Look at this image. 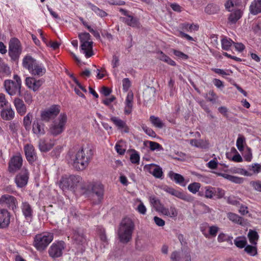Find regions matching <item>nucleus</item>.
I'll list each match as a JSON object with an SVG mask.
<instances>
[{"instance_id":"obj_1","label":"nucleus","mask_w":261,"mask_h":261,"mask_svg":"<svg viewBox=\"0 0 261 261\" xmlns=\"http://www.w3.org/2000/svg\"><path fill=\"white\" fill-rule=\"evenodd\" d=\"M93 155V150L89 145L83 146L77 150L75 147L70 149L68 153V162L74 169L83 171L89 165Z\"/></svg>"},{"instance_id":"obj_2","label":"nucleus","mask_w":261,"mask_h":261,"mask_svg":"<svg viewBox=\"0 0 261 261\" xmlns=\"http://www.w3.org/2000/svg\"><path fill=\"white\" fill-rule=\"evenodd\" d=\"M135 225L133 220L128 217H125L121 221L118 228L117 235L119 242L127 244L132 239L133 231Z\"/></svg>"},{"instance_id":"obj_3","label":"nucleus","mask_w":261,"mask_h":261,"mask_svg":"<svg viewBox=\"0 0 261 261\" xmlns=\"http://www.w3.org/2000/svg\"><path fill=\"white\" fill-rule=\"evenodd\" d=\"M22 65L30 73L35 76H41L46 72L43 65L30 55L26 56L23 59Z\"/></svg>"},{"instance_id":"obj_4","label":"nucleus","mask_w":261,"mask_h":261,"mask_svg":"<svg viewBox=\"0 0 261 261\" xmlns=\"http://www.w3.org/2000/svg\"><path fill=\"white\" fill-rule=\"evenodd\" d=\"M82 182V177L78 175H65L59 181V187L63 190H70L75 192L79 185L81 186Z\"/></svg>"},{"instance_id":"obj_5","label":"nucleus","mask_w":261,"mask_h":261,"mask_svg":"<svg viewBox=\"0 0 261 261\" xmlns=\"http://www.w3.org/2000/svg\"><path fill=\"white\" fill-rule=\"evenodd\" d=\"M81 190L83 194H88L92 192L96 196L97 203L101 202L103 198L104 187L100 183H84L81 186Z\"/></svg>"},{"instance_id":"obj_6","label":"nucleus","mask_w":261,"mask_h":261,"mask_svg":"<svg viewBox=\"0 0 261 261\" xmlns=\"http://www.w3.org/2000/svg\"><path fill=\"white\" fill-rule=\"evenodd\" d=\"M14 81L6 80L4 82V87L6 91L11 96L18 95L21 96V80L17 75L13 76Z\"/></svg>"},{"instance_id":"obj_7","label":"nucleus","mask_w":261,"mask_h":261,"mask_svg":"<svg viewBox=\"0 0 261 261\" xmlns=\"http://www.w3.org/2000/svg\"><path fill=\"white\" fill-rule=\"evenodd\" d=\"M67 121V116L65 113H61L57 120L50 125L49 133L54 136H57L62 133L65 128Z\"/></svg>"},{"instance_id":"obj_8","label":"nucleus","mask_w":261,"mask_h":261,"mask_svg":"<svg viewBox=\"0 0 261 261\" xmlns=\"http://www.w3.org/2000/svg\"><path fill=\"white\" fill-rule=\"evenodd\" d=\"M53 234L50 232H44L35 236L34 246L39 251L44 250L53 241Z\"/></svg>"},{"instance_id":"obj_9","label":"nucleus","mask_w":261,"mask_h":261,"mask_svg":"<svg viewBox=\"0 0 261 261\" xmlns=\"http://www.w3.org/2000/svg\"><path fill=\"white\" fill-rule=\"evenodd\" d=\"M22 53V46L19 40L16 38L10 39L9 43L8 54L11 60L16 61Z\"/></svg>"},{"instance_id":"obj_10","label":"nucleus","mask_w":261,"mask_h":261,"mask_svg":"<svg viewBox=\"0 0 261 261\" xmlns=\"http://www.w3.org/2000/svg\"><path fill=\"white\" fill-rule=\"evenodd\" d=\"M72 231V239L73 243L80 248L82 250H84L83 248L85 247V245L87 244V239L85 232L80 228L73 229Z\"/></svg>"},{"instance_id":"obj_11","label":"nucleus","mask_w":261,"mask_h":261,"mask_svg":"<svg viewBox=\"0 0 261 261\" xmlns=\"http://www.w3.org/2000/svg\"><path fill=\"white\" fill-rule=\"evenodd\" d=\"M60 107L59 105H54L48 109L41 111L40 117L43 121L48 122L54 119L60 112Z\"/></svg>"},{"instance_id":"obj_12","label":"nucleus","mask_w":261,"mask_h":261,"mask_svg":"<svg viewBox=\"0 0 261 261\" xmlns=\"http://www.w3.org/2000/svg\"><path fill=\"white\" fill-rule=\"evenodd\" d=\"M22 158L20 155L12 157L9 162L8 170L10 173H14L20 169L22 166Z\"/></svg>"},{"instance_id":"obj_13","label":"nucleus","mask_w":261,"mask_h":261,"mask_svg":"<svg viewBox=\"0 0 261 261\" xmlns=\"http://www.w3.org/2000/svg\"><path fill=\"white\" fill-rule=\"evenodd\" d=\"M0 204L3 205L7 206L13 211H15L18 207L16 198L13 196L7 194L3 195L1 197Z\"/></svg>"},{"instance_id":"obj_14","label":"nucleus","mask_w":261,"mask_h":261,"mask_svg":"<svg viewBox=\"0 0 261 261\" xmlns=\"http://www.w3.org/2000/svg\"><path fill=\"white\" fill-rule=\"evenodd\" d=\"M29 178V173L28 170L26 168H23L16 176L15 182L18 188H23L27 185Z\"/></svg>"},{"instance_id":"obj_15","label":"nucleus","mask_w":261,"mask_h":261,"mask_svg":"<svg viewBox=\"0 0 261 261\" xmlns=\"http://www.w3.org/2000/svg\"><path fill=\"white\" fill-rule=\"evenodd\" d=\"M64 242L63 241L53 243L48 250V253L50 257L57 258L62 255V251L64 249Z\"/></svg>"},{"instance_id":"obj_16","label":"nucleus","mask_w":261,"mask_h":261,"mask_svg":"<svg viewBox=\"0 0 261 261\" xmlns=\"http://www.w3.org/2000/svg\"><path fill=\"white\" fill-rule=\"evenodd\" d=\"M25 83L28 88L36 92L44 83V80L43 79L36 80L34 77H27L25 79Z\"/></svg>"},{"instance_id":"obj_17","label":"nucleus","mask_w":261,"mask_h":261,"mask_svg":"<svg viewBox=\"0 0 261 261\" xmlns=\"http://www.w3.org/2000/svg\"><path fill=\"white\" fill-rule=\"evenodd\" d=\"M144 169L156 178H160L163 176L162 169L159 166L155 164H150L146 165L144 167Z\"/></svg>"},{"instance_id":"obj_18","label":"nucleus","mask_w":261,"mask_h":261,"mask_svg":"<svg viewBox=\"0 0 261 261\" xmlns=\"http://www.w3.org/2000/svg\"><path fill=\"white\" fill-rule=\"evenodd\" d=\"M24 150L27 161L30 164H33L37 159V154L34 146L31 144L24 146Z\"/></svg>"},{"instance_id":"obj_19","label":"nucleus","mask_w":261,"mask_h":261,"mask_svg":"<svg viewBox=\"0 0 261 261\" xmlns=\"http://www.w3.org/2000/svg\"><path fill=\"white\" fill-rule=\"evenodd\" d=\"M243 12L239 9H235L234 11H230L228 16V23L230 24H234L242 17Z\"/></svg>"},{"instance_id":"obj_20","label":"nucleus","mask_w":261,"mask_h":261,"mask_svg":"<svg viewBox=\"0 0 261 261\" xmlns=\"http://www.w3.org/2000/svg\"><path fill=\"white\" fill-rule=\"evenodd\" d=\"M10 213L7 210L3 209L0 210V228L7 227L10 223Z\"/></svg>"},{"instance_id":"obj_21","label":"nucleus","mask_w":261,"mask_h":261,"mask_svg":"<svg viewBox=\"0 0 261 261\" xmlns=\"http://www.w3.org/2000/svg\"><path fill=\"white\" fill-rule=\"evenodd\" d=\"M15 116V112L11 106L3 108L1 111V117L5 121L12 120Z\"/></svg>"},{"instance_id":"obj_22","label":"nucleus","mask_w":261,"mask_h":261,"mask_svg":"<svg viewBox=\"0 0 261 261\" xmlns=\"http://www.w3.org/2000/svg\"><path fill=\"white\" fill-rule=\"evenodd\" d=\"M44 127L45 125L40 120L36 119L33 122L32 130L38 136L43 135L45 134Z\"/></svg>"},{"instance_id":"obj_23","label":"nucleus","mask_w":261,"mask_h":261,"mask_svg":"<svg viewBox=\"0 0 261 261\" xmlns=\"http://www.w3.org/2000/svg\"><path fill=\"white\" fill-rule=\"evenodd\" d=\"M156 93V89L153 87L148 86L143 92V99L145 102H148L153 100Z\"/></svg>"},{"instance_id":"obj_24","label":"nucleus","mask_w":261,"mask_h":261,"mask_svg":"<svg viewBox=\"0 0 261 261\" xmlns=\"http://www.w3.org/2000/svg\"><path fill=\"white\" fill-rule=\"evenodd\" d=\"M165 191L167 193L171 194L172 195L175 196V197L180 198L181 199L189 201V197L184 193L176 190L175 189L171 187H167L165 189Z\"/></svg>"},{"instance_id":"obj_25","label":"nucleus","mask_w":261,"mask_h":261,"mask_svg":"<svg viewBox=\"0 0 261 261\" xmlns=\"http://www.w3.org/2000/svg\"><path fill=\"white\" fill-rule=\"evenodd\" d=\"M14 104L19 114L23 115L26 113L27 108L22 99L19 98H15L14 100Z\"/></svg>"},{"instance_id":"obj_26","label":"nucleus","mask_w":261,"mask_h":261,"mask_svg":"<svg viewBox=\"0 0 261 261\" xmlns=\"http://www.w3.org/2000/svg\"><path fill=\"white\" fill-rule=\"evenodd\" d=\"M92 46V41L81 42V48L84 51L86 58H89L93 55Z\"/></svg>"},{"instance_id":"obj_27","label":"nucleus","mask_w":261,"mask_h":261,"mask_svg":"<svg viewBox=\"0 0 261 261\" xmlns=\"http://www.w3.org/2000/svg\"><path fill=\"white\" fill-rule=\"evenodd\" d=\"M114 124L119 129H124V132L128 133L129 128L127 126L126 123L122 120L117 117H112L110 119Z\"/></svg>"},{"instance_id":"obj_28","label":"nucleus","mask_w":261,"mask_h":261,"mask_svg":"<svg viewBox=\"0 0 261 261\" xmlns=\"http://www.w3.org/2000/svg\"><path fill=\"white\" fill-rule=\"evenodd\" d=\"M249 11L253 15L261 13V0H254L249 6Z\"/></svg>"},{"instance_id":"obj_29","label":"nucleus","mask_w":261,"mask_h":261,"mask_svg":"<svg viewBox=\"0 0 261 261\" xmlns=\"http://www.w3.org/2000/svg\"><path fill=\"white\" fill-rule=\"evenodd\" d=\"M241 4L240 0H227L225 4V9L229 12L234 11L238 9V7Z\"/></svg>"},{"instance_id":"obj_30","label":"nucleus","mask_w":261,"mask_h":261,"mask_svg":"<svg viewBox=\"0 0 261 261\" xmlns=\"http://www.w3.org/2000/svg\"><path fill=\"white\" fill-rule=\"evenodd\" d=\"M127 18L121 17L120 19L123 22L125 23L127 25L133 27H139L140 23L137 18L134 17L133 16L129 15L127 16Z\"/></svg>"},{"instance_id":"obj_31","label":"nucleus","mask_w":261,"mask_h":261,"mask_svg":"<svg viewBox=\"0 0 261 261\" xmlns=\"http://www.w3.org/2000/svg\"><path fill=\"white\" fill-rule=\"evenodd\" d=\"M161 213L171 218H175L178 215L177 211L173 205L170 206L169 208L164 207Z\"/></svg>"},{"instance_id":"obj_32","label":"nucleus","mask_w":261,"mask_h":261,"mask_svg":"<svg viewBox=\"0 0 261 261\" xmlns=\"http://www.w3.org/2000/svg\"><path fill=\"white\" fill-rule=\"evenodd\" d=\"M22 212L25 218H31L33 216V210L27 202H23L21 206Z\"/></svg>"},{"instance_id":"obj_33","label":"nucleus","mask_w":261,"mask_h":261,"mask_svg":"<svg viewBox=\"0 0 261 261\" xmlns=\"http://www.w3.org/2000/svg\"><path fill=\"white\" fill-rule=\"evenodd\" d=\"M54 144L48 143L44 139H40L38 143V146L41 152H47L50 150L53 147Z\"/></svg>"},{"instance_id":"obj_34","label":"nucleus","mask_w":261,"mask_h":261,"mask_svg":"<svg viewBox=\"0 0 261 261\" xmlns=\"http://www.w3.org/2000/svg\"><path fill=\"white\" fill-rule=\"evenodd\" d=\"M150 202L153 205L155 210L161 212L164 206L161 203L160 200L154 196H151L149 198Z\"/></svg>"},{"instance_id":"obj_35","label":"nucleus","mask_w":261,"mask_h":261,"mask_svg":"<svg viewBox=\"0 0 261 261\" xmlns=\"http://www.w3.org/2000/svg\"><path fill=\"white\" fill-rule=\"evenodd\" d=\"M234 244L238 248H243L247 245V241L245 237H238L234 239Z\"/></svg>"},{"instance_id":"obj_36","label":"nucleus","mask_w":261,"mask_h":261,"mask_svg":"<svg viewBox=\"0 0 261 261\" xmlns=\"http://www.w3.org/2000/svg\"><path fill=\"white\" fill-rule=\"evenodd\" d=\"M227 217L229 220L236 223L241 225L243 224V218L236 214L229 212L227 214Z\"/></svg>"},{"instance_id":"obj_37","label":"nucleus","mask_w":261,"mask_h":261,"mask_svg":"<svg viewBox=\"0 0 261 261\" xmlns=\"http://www.w3.org/2000/svg\"><path fill=\"white\" fill-rule=\"evenodd\" d=\"M149 120L152 124L157 128H162L164 126V123L158 117L152 115L150 117Z\"/></svg>"},{"instance_id":"obj_38","label":"nucleus","mask_w":261,"mask_h":261,"mask_svg":"<svg viewBox=\"0 0 261 261\" xmlns=\"http://www.w3.org/2000/svg\"><path fill=\"white\" fill-rule=\"evenodd\" d=\"M169 176L171 179H173L177 184L182 185V184L184 182L185 179L184 177L179 174L170 171L169 173Z\"/></svg>"},{"instance_id":"obj_39","label":"nucleus","mask_w":261,"mask_h":261,"mask_svg":"<svg viewBox=\"0 0 261 261\" xmlns=\"http://www.w3.org/2000/svg\"><path fill=\"white\" fill-rule=\"evenodd\" d=\"M246 145V140L245 137L241 135H239L237 140L236 146L240 151H242L244 148V145Z\"/></svg>"},{"instance_id":"obj_40","label":"nucleus","mask_w":261,"mask_h":261,"mask_svg":"<svg viewBox=\"0 0 261 261\" xmlns=\"http://www.w3.org/2000/svg\"><path fill=\"white\" fill-rule=\"evenodd\" d=\"M248 237L249 238V240L250 242L254 245H256L257 244V241L258 239V235L256 231L250 230L248 234Z\"/></svg>"},{"instance_id":"obj_41","label":"nucleus","mask_w":261,"mask_h":261,"mask_svg":"<svg viewBox=\"0 0 261 261\" xmlns=\"http://www.w3.org/2000/svg\"><path fill=\"white\" fill-rule=\"evenodd\" d=\"M88 6L90 7L92 11H93L97 15L103 17L106 16L108 14L103 10L100 9L97 6L94 5L91 3L88 4Z\"/></svg>"},{"instance_id":"obj_42","label":"nucleus","mask_w":261,"mask_h":261,"mask_svg":"<svg viewBox=\"0 0 261 261\" xmlns=\"http://www.w3.org/2000/svg\"><path fill=\"white\" fill-rule=\"evenodd\" d=\"M219 10L217 6L213 4H208L204 9L205 12L208 14L216 13Z\"/></svg>"},{"instance_id":"obj_43","label":"nucleus","mask_w":261,"mask_h":261,"mask_svg":"<svg viewBox=\"0 0 261 261\" xmlns=\"http://www.w3.org/2000/svg\"><path fill=\"white\" fill-rule=\"evenodd\" d=\"M32 117V114L29 113L23 118V125L27 130H29L31 128Z\"/></svg>"},{"instance_id":"obj_44","label":"nucleus","mask_w":261,"mask_h":261,"mask_svg":"<svg viewBox=\"0 0 261 261\" xmlns=\"http://www.w3.org/2000/svg\"><path fill=\"white\" fill-rule=\"evenodd\" d=\"M244 251L251 256H255L257 254V248L255 246L250 245H246Z\"/></svg>"},{"instance_id":"obj_45","label":"nucleus","mask_w":261,"mask_h":261,"mask_svg":"<svg viewBox=\"0 0 261 261\" xmlns=\"http://www.w3.org/2000/svg\"><path fill=\"white\" fill-rule=\"evenodd\" d=\"M224 177L227 179L228 180L236 183V184H241L243 182L244 179L242 177L235 176L229 174H224Z\"/></svg>"},{"instance_id":"obj_46","label":"nucleus","mask_w":261,"mask_h":261,"mask_svg":"<svg viewBox=\"0 0 261 261\" xmlns=\"http://www.w3.org/2000/svg\"><path fill=\"white\" fill-rule=\"evenodd\" d=\"M233 42V41L230 39L223 38L221 40L222 48L224 50H228Z\"/></svg>"},{"instance_id":"obj_47","label":"nucleus","mask_w":261,"mask_h":261,"mask_svg":"<svg viewBox=\"0 0 261 261\" xmlns=\"http://www.w3.org/2000/svg\"><path fill=\"white\" fill-rule=\"evenodd\" d=\"M201 185L199 182H193L190 184L188 187V190L193 194L196 193L199 191Z\"/></svg>"},{"instance_id":"obj_48","label":"nucleus","mask_w":261,"mask_h":261,"mask_svg":"<svg viewBox=\"0 0 261 261\" xmlns=\"http://www.w3.org/2000/svg\"><path fill=\"white\" fill-rule=\"evenodd\" d=\"M214 196V187L206 186L204 188V197L206 198L212 199Z\"/></svg>"},{"instance_id":"obj_49","label":"nucleus","mask_w":261,"mask_h":261,"mask_svg":"<svg viewBox=\"0 0 261 261\" xmlns=\"http://www.w3.org/2000/svg\"><path fill=\"white\" fill-rule=\"evenodd\" d=\"M160 59L161 60L168 63L171 66H174L176 65L175 62L168 56L164 54L162 51L161 52V56L160 57Z\"/></svg>"},{"instance_id":"obj_50","label":"nucleus","mask_w":261,"mask_h":261,"mask_svg":"<svg viewBox=\"0 0 261 261\" xmlns=\"http://www.w3.org/2000/svg\"><path fill=\"white\" fill-rule=\"evenodd\" d=\"M248 169L253 174H257L261 171V165L258 163L252 164L249 166Z\"/></svg>"},{"instance_id":"obj_51","label":"nucleus","mask_w":261,"mask_h":261,"mask_svg":"<svg viewBox=\"0 0 261 261\" xmlns=\"http://www.w3.org/2000/svg\"><path fill=\"white\" fill-rule=\"evenodd\" d=\"M78 36L81 42L91 41V36L88 33H79Z\"/></svg>"},{"instance_id":"obj_52","label":"nucleus","mask_w":261,"mask_h":261,"mask_svg":"<svg viewBox=\"0 0 261 261\" xmlns=\"http://www.w3.org/2000/svg\"><path fill=\"white\" fill-rule=\"evenodd\" d=\"M182 251H174L172 252L170 258L172 261H180L181 258L182 257Z\"/></svg>"},{"instance_id":"obj_53","label":"nucleus","mask_w":261,"mask_h":261,"mask_svg":"<svg viewBox=\"0 0 261 261\" xmlns=\"http://www.w3.org/2000/svg\"><path fill=\"white\" fill-rule=\"evenodd\" d=\"M149 144V148L151 150H163V148L159 143L156 142L148 141Z\"/></svg>"},{"instance_id":"obj_54","label":"nucleus","mask_w":261,"mask_h":261,"mask_svg":"<svg viewBox=\"0 0 261 261\" xmlns=\"http://www.w3.org/2000/svg\"><path fill=\"white\" fill-rule=\"evenodd\" d=\"M207 100L212 103L216 102V99L218 98L217 95L215 93L213 90H211L205 96Z\"/></svg>"},{"instance_id":"obj_55","label":"nucleus","mask_w":261,"mask_h":261,"mask_svg":"<svg viewBox=\"0 0 261 261\" xmlns=\"http://www.w3.org/2000/svg\"><path fill=\"white\" fill-rule=\"evenodd\" d=\"M1 72L6 75H9L11 72L9 67L1 61H0V73Z\"/></svg>"},{"instance_id":"obj_56","label":"nucleus","mask_w":261,"mask_h":261,"mask_svg":"<svg viewBox=\"0 0 261 261\" xmlns=\"http://www.w3.org/2000/svg\"><path fill=\"white\" fill-rule=\"evenodd\" d=\"M214 196H216L218 199L222 198L225 195L224 190L219 188L214 187Z\"/></svg>"},{"instance_id":"obj_57","label":"nucleus","mask_w":261,"mask_h":261,"mask_svg":"<svg viewBox=\"0 0 261 261\" xmlns=\"http://www.w3.org/2000/svg\"><path fill=\"white\" fill-rule=\"evenodd\" d=\"M250 185L253 187L255 190L261 192V180H257L251 181L250 182Z\"/></svg>"},{"instance_id":"obj_58","label":"nucleus","mask_w":261,"mask_h":261,"mask_svg":"<svg viewBox=\"0 0 261 261\" xmlns=\"http://www.w3.org/2000/svg\"><path fill=\"white\" fill-rule=\"evenodd\" d=\"M204 142L202 140L192 139L190 140V144L197 147H204Z\"/></svg>"},{"instance_id":"obj_59","label":"nucleus","mask_w":261,"mask_h":261,"mask_svg":"<svg viewBox=\"0 0 261 261\" xmlns=\"http://www.w3.org/2000/svg\"><path fill=\"white\" fill-rule=\"evenodd\" d=\"M142 128L149 136L153 138L155 137L156 134L151 128L144 125H142Z\"/></svg>"},{"instance_id":"obj_60","label":"nucleus","mask_w":261,"mask_h":261,"mask_svg":"<svg viewBox=\"0 0 261 261\" xmlns=\"http://www.w3.org/2000/svg\"><path fill=\"white\" fill-rule=\"evenodd\" d=\"M130 160L133 164H138L139 163L140 156L135 150H134V152L130 155Z\"/></svg>"},{"instance_id":"obj_61","label":"nucleus","mask_w":261,"mask_h":261,"mask_svg":"<svg viewBox=\"0 0 261 261\" xmlns=\"http://www.w3.org/2000/svg\"><path fill=\"white\" fill-rule=\"evenodd\" d=\"M183 28L188 31H197L199 26L197 24H183Z\"/></svg>"},{"instance_id":"obj_62","label":"nucleus","mask_w":261,"mask_h":261,"mask_svg":"<svg viewBox=\"0 0 261 261\" xmlns=\"http://www.w3.org/2000/svg\"><path fill=\"white\" fill-rule=\"evenodd\" d=\"M8 104V101L6 98L5 95L3 93H0V108H3L4 107H7Z\"/></svg>"},{"instance_id":"obj_63","label":"nucleus","mask_w":261,"mask_h":261,"mask_svg":"<svg viewBox=\"0 0 261 261\" xmlns=\"http://www.w3.org/2000/svg\"><path fill=\"white\" fill-rule=\"evenodd\" d=\"M123 89L127 91L130 87V81L128 78H125L122 80Z\"/></svg>"},{"instance_id":"obj_64","label":"nucleus","mask_w":261,"mask_h":261,"mask_svg":"<svg viewBox=\"0 0 261 261\" xmlns=\"http://www.w3.org/2000/svg\"><path fill=\"white\" fill-rule=\"evenodd\" d=\"M133 94L128 93L125 100V106H127V107H133Z\"/></svg>"}]
</instances>
